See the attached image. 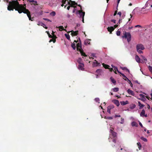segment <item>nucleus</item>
<instances>
[{
    "label": "nucleus",
    "instance_id": "1",
    "mask_svg": "<svg viewBox=\"0 0 152 152\" xmlns=\"http://www.w3.org/2000/svg\"><path fill=\"white\" fill-rule=\"evenodd\" d=\"M114 129L112 128L110 130V138L112 139L113 142L115 143H116V140L117 139V133L116 132L113 131Z\"/></svg>",
    "mask_w": 152,
    "mask_h": 152
},
{
    "label": "nucleus",
    "instance_id": "2",
    "mask_svg": "<svg viewBox=\"0 0 152 152\" xmlns=\"http://www.w3.org/2000/svg\"><path fill=\"white\" fill-rule=\"evenodd\" d=\"M136 48L137 51L139 53L141 54L143 53L142 50H144L145 48L143 45L142 44H138L136 46Z\"/></svg>",
    "mask_w": 152,
    "mask_h": 152
},
{
    "label": "nucleus",
    "instance_id": "3",
    "mask_svg": "<svg viewBox=\"0 0 152 152\" xmlns=\"http://www.w3.org/2000/svg\"><path fill=\"white\" fill-rule=\"evenodd\" d=\"M77 13L78 14L80 15V18H82V21L83 23H84V17L85 15V12H83L82 9L81 10L77 11Z\"/></svg>",
    "mask_w": 152,
    "mask_h": 152
},
{
    "label": "nucleus",
    "instance_id": "4",
    "mask_svg": "<svg viewBox=\"0 0 152 152\" xmlns=\"http://www.w3.org/2000/svg\"><path fill=\"white\" fill-rule=\"evenodd\" d=\"M122 38H125L127 39L128 42H130L131 40V35L129 32H125L124 33V35L122 37Z\"/></svg>",
    "mask_w": 152,
    "mask_h": 152
},
{
    "label": "nucleus",
    "instance_id": "5",
    "mask_svg": "<svg viewBox=\"0 0 152 152\" xmlns=\"http://www.w3.org/2000/svg\"><path fill=\"white\" fill-rule=\"evenodd\" d=\"M77 50L80 52V53L82 56L84 57H87V55L84 52L82 48H77Z\"/></svg>",
    "mask_w": 152,
    "mask_h": 152
},
{
    "label": "nucleus",
    "instance_id": "6",
    "mask_svg": "<svg viewBox=\"0 0 152 152\" xmlns=\"http://www.w3.org/2000/svg\"><path fill=\"white\" fill-rule=\"evenodd\" d=\"M102 72H102V69H97L96 71V72L97 73V74H96V78H98V76L99 75H101L102 73Z\"/></svg>",
    "mask_w": 152,
    "mask_h": 152
},
{
    "label": "nucleus",
    "instance_id": "7",
    "mask_svg": "<svg viewBox=\"0 0 152 152\" xmlns=\"http://www.w3.org/2000/svg\"><path fill=\"white\" fill-rule=\"evenodd\" d=\"M70 32H71V35L72 36H77V34H78V31H74L73 30H72V31L69 32V33Z\"/></svg>",
    "mask_w": 152,
    "mask_h": 152
},
{
    "label": "nucleus",
    "instance_id": "8",
    "mask_svg": "<svg viewBox=\"0 0 152 152\" xmlns=\"http://www.w3.org/2000/svg\"><path fill=\"white\" fill-rule=\"evenodd\" d=\"M78 39V43L76 45L77 48H81V47H82L81 42V41L80 38H79Z\"/></svg>",
    "mask_w": 152,
    "mask_h": 152
},
{
    "label": "nucleus",
    "instance_id": "9",
    "mask_svg": "<svg viewBox=\"0 0 152 152\" xmlns=\"http://www.w3.org/2000/svg\"><path fill=\"white\" fill-rule=\"evenodd\" d=\"M84 64L83 63L80 64L78 66V69H79L83 70L84 69Z\"/></svg>",
    "mask_w": 152,
    "mask_h": 152
},
{
    "label": "nucleus",
    "instance_id": "10",
    "mask_svg": "<svg viewBox=\"0 0 152 152\" xmlns=\"http://www.w3.org/2000/svg\"><path fill=\"white\" fill-rule=\"evenodd\" d=\"M107 30L110 32V34L112 33V32L114 31L115 29V28L113 26L108 27L107 28Z\"/></svg>",
    "mask_w": 152,
    "mask_h": 152
},
{
    "label": "nucleus",
    "instance_id": "11",
    "mask_svg": "<svg viewBox=\"0 0 152 152\" xmlns=\"http://www.w3.org/2000/svg\"><path fill=\"white\" fill-rule=\"evenodd\" d=\"M139 96L141 98V99H139L143 101L146 100V99L145 98V96L144 95L142 94H140Z\"/></svg>",
    "mask_w": 152,
    "mask_h": 152
},
{
    "label": "nucleus",
    "instance_id": "12",
    "mask_svg": "<svg viewBox=\"0 0 152 152\" xmlns=\"http://www.w3.org/2000/svg\"><path fill=\"white\" fill-rule=\"evenodd\" d=\"M37 25L39 26H43L44 28L46 29L48 28V27L46 26L42 22H38Z\"/></svg>",
    "mask_w": 152,
    "mask_h": 152
},
{
    "label": "nucleus",
    "instance_id": "13",
    "mask_svg": "<svg viewBox=\"0 0 152 152\" xmlns=\"http://www.w3.org/2000/svg\"><path fill=\"white\" fill-rule=\"evenodd\" d=\"M127 93L130 95L134 96V93L133 91L129 89L127 91Z\"/></svg>",
    "mask_w": 152,
    "mask_h": 152
},
{
    "label": "nucleus",
    "instance_id": "14",
    "mask_svg": "<svg viewBox=\"0 0 152 152\" xmlns=\"http://www.w3.org/2000/svg\"><path fill=\"white\" fill-rule=\"evenodd\" d=\"M27 1L28 2H29V3L32 2V4H34V5H38L37 4V1H36L28 0Z\"/></svg>",
    "mask_w": 152,
    "mask_h": 152
},
{
    "label": "nucleus",
    "instance_id": "15",
    "mask_svg": "<svg viewBox=\"0 0 152 152\" xmlns=\"http://www.w3.org/2000/svg\"><path fill=\"white\" fill-rule=\"evenodd\" d=\"M141 57L142 58V62H141L142 63H143L144 62L146 63L147 61V59L144 56H141Z\"/></svg>",
    "mask_w": 152,
    "mask_h": 152
},
{
    "label": "nucleus",
    "instance_id": "16",
    "mask_svg": "<svg viewBox=\"0 0 152 152\" xmlns=\"http://www.w3.org/2000/svg\"><path fill=\"white\" fill-rule=\"evenodd\" d=\"M113 102L117 106H118L120 105L119 101L118 100L115 99L113 100Z\"/></svg>",
    "mask_w": 152,
    "mask_h": 152
},
{
    "label": "nucleus",
    "instance_id": "17",
    "mask_svg": "<svg viewBox=\"0 0 152 152\" xmlns=\"http://www.w3.org/2000/svg\"><path fill=\"white\" fill-rule=\"evenodd\" d=\"M94 61H95L93 63V66H97L100 63H98L97 61H96V60H94Z\"/></svg>",
    "mask_w": 152,
    "mask_h": 152
},
{
    "label": "nucleus",
    "instance_id": "18",
    "mask_svg": "<svg viewBox=\"0 0 152 152\" xmlns=\"http://www.w3.org/2000/svg\"><path fill=\"white\" fill-rule=\"evenodd\" d=\"M91 40V39H87L86 40H85L84 42V44L86 45L88 44L89 45L90 44V41Z\"/></svg>",
    "mask_w": 152,
    "mask_h": 152
},
{
    "label": "nucleus",
    "instance_id": "19",
    "mask_svg": "<svg viewBox=\"0 0 152 152\" xmlns=\"http://www.w3.org/2000/svg\"><path fill=\"white\" fill-rule=\"evenodd\" d=\"M135 59L136 61L138 63H140V58L137 55H136L135 57Z\"/></svg>",
    "mask_w": 152,
    "mask_h": 152
},
{
    "label": "nucleus",
    "instance_id": "20",
    "mask_svg": "<svg viewBox=\"0 0 152 152\" xmlns=\"http://www.w3.org/2000/svg\"><path fill=\"white\" fill-rule=\"evenodd\" d=\"M56 28H58L59 30L60 31H66V29L64 28V27L62 26H59V27H58L57 26L56 27Z\"/></svg>",
    "mask_w": 152,
    "mask_h": 152
},
{
    "label": "nucleus",
    "instance_id": "21",
    "mask_svg": "<svg viewBox=\"0 0 152 152\" xmlns=\"http://www.w3.org/2000/svg\"><path fill=\"white\" fill-rule=\"evenodd\" d=\"M121 104L122 105H124L128 103V102L127 101H121L120 102Z\"/></svg>",
    "mask_w": 152,
    "mask_h": 152
},
{
    "label": "nucleus",
    "instance_id": "22",
    "mask_svg": "<svg viewBox=\"0 0 152 152\" xmlns=\"http://www.w3.org/2000/svg\"><path fill=\"white\" fill-rule=\"evenodd\" d=\"M131 124L132 126H135L136 127H137L138 126L137 124L135 121L132 122L131 123Z\"/></svg>",
    "mask_w": 152,
    "mask_h": 152
},
{
    "label": "nucleus",
    "instance_id": "23",
    "mask_svg": "<svg viewBox=\"0 0 152 152\" xmlns=\"http://www.w3.org/2000/svg\"><path fill=\"white\" fill-rule=\"evenodd\" d=\"M113 106H108L107 107V112L110 114V110L113 108Z\"/></svg>",
    "mask_w": 152,
    "mask_h": 152
},
{
    "label": "nucleus",
    "instance_id": "24",
    "mask_svg": "<svg viewBox=\"0 0 152 152\" xmlns=\"http://www.w3.org/2000/svg\"><path fill=\"white\" fill-rule=\"evenodd\" d=\"M120 68L123 70H126V71L128 72L129 73L130 71L126 67H121Z\"/></svg>",
    "mask_w": 152,
    "mask_h": 152
},
{
    "label": "nucleus",
    "instance_id": "25",
    "mask_svg": "<svg viewBox=\"0 0 152 152\" xmlns=\"http://www.w3.org/2000/svg\"><path fill=\"white\" fill-rule=\"evenodd\" d=\"M102 64L103 66V67L106 69H109V67H110L109 65L105 64L104 63H102Z\"/></svg>",
    "mask_w": 152,
    "mask_h": 152
},
{
    "label": "nucleus",
    "instance_id": "26",
    "mask_svg": "<svg viewBox=\"0 0 152 152\" xmlns=\"http://www.w3.org/2000/svg\"><path fill=\"white\" fill-rule=\"evenodd\" d=\"M145 110H144L143 109L142 110V111L140 114V116L143 117L144 116V115H145Z\"/></svg>",
    "mask_w": 152,
    "mask_h": 152
},
{
    "label": "nucleus",
    "instance_id": "27",
    "mask_svg": "<svg viewBox=\"0 0 152 152\" xmlns=\"http://www.w3.org/2000/svg\"><path fill=\"white\" fill-rule=\"evenodd\" d=\"M71 46L74 50H75L77 47V46H76L75 43H74V42L72 44Z\"/></svg>",
    "mask_w": 152,
    "mask_h": 152
},
{
    "label": "nucleus",
    "instance_id": "28",
    "mask_svg": "<svg viewBox=\"0 0 152 152\" xmlns=\"http://www.w3.org/2000/svg\"><path fill=\"white\" fill-rule=\"evenodd\" d=\"M138 103L139 106L140 107L139 108L140 109L142 108L144 106V105L141 104V103L140 102H138Z\"/></svg>",
    "mask_w": 152,
    "mask_h": 152
},
{
    "label": "nucleus",
    "instance_id": "29",
    "mask_svg": "<svg viewBox=\"0 0 152 152\" xmlns=\"http://www.w3.org/2000/svg\"><path fill=\"white\" fill-rule=\"evenodd\" d=\"M114 68V69L115 70L114 73L115 74H117L116 71H117L118 72V69L117 67H116L113 66L112 65H111Z\"/></svg>",
    "mask_w": 152,
    "mask_h": 152
},
{
    "label": "nucleus",
    "instance_id": "30",
    "mask_svg": "<svg viewBox=\"0 0 152 152\" xmlns=\"http://www.w3.org/2000/svg\"><path fill=\"white\" fill-rule=\"evenodd\" d=\"M77 62L79 64L83 63L82 62V59L80 58H79L77 60Z\"/></svg>",
    "mask_w": 152,
    "mask_h": 152
},
{
    "label": "nucleus",
    "instance_id": "31",
    "mask_svg": "<svg viewBox=\"0 0 152 152\" xmlns=\"http://www.w3.org/2000/svg\"><path fill=\"white\" fill-rule=\"evenodd\" d=\"M65 36L68 40H70V37L69 34H65Z\"/></svg>",
    "mask_w": 152,
    "mask_h": 152
},
{
    "label": "nucleus",
    "instance_id": "32",
    "mask_svg": "<svg viewBox=\"0 0 152 152\" xmlns=\"http://www.w3.org/2000/svg\"><path fill=\"white\" fill-rule=\"evenodd\" d=\"M137 145L138 147V148L140 150L141 149L142 145L140 142H137Z\"/></svg>",
    "mask_w": 152,
    "mask_h": 152
},
{
    "label": "nucleus",
    "instance_id": "33",
    "mask_svg": "<svg viewBox=\"0 0 152 152\" xmlns=\"http://www.w3.org/2000/svg\"><path fill=\"white\" fill-rule=\"evenodd\" d=\"M122 75L124 77V79L125 80L127 81V80H128L129 79L124 74H122Z\"/></svg>",
    "mask_w": 152,
    "mask_h": 152
},
{
    "label": "nucleus",
    "instance_id": "34",
    "mask_svg": "<svg viewBox=\"0 0 152 152\" xmlns=\"http://www.w3.org/2000/svg\"><path fill=\"white\" fill-rule=\"evenodd\" d=\"M75 5H77V3H76L75 1H73L71 3V7H73V6Z\"/></svg>",
    "mask_w": 152,
    "mask_h": 152
},
{
    "label": "nucleus",
    "instance_id": "35",
    "mask_svg": "<svg viewBox=\"0 0 152 152\" xmlns=\"http://www.w3.org/2000/svg\"><path fill=\"white\" fill-rule=\"evenodd\" d=\"M110 79L111 80V82L113 83H115L116 82V81L112 77H111L110 78Z\"/></svg>",
    "mask_w": 152,
    "mask_h": 152
},
{
    "label": "nucleus",
    "instance_id": "36",
    "mask_svg": "<svg viewBox=\"0 0 152 152\" xmlns=\"http://www.w3.org/2000/svg\"><path fill=\"white\" fill-rule=\"evenodd\" d=\"M140 139L141 140H142L143 141H144V142H147V139L146 138H144L143 137H140Z\"/></svg>",
    "mask_w": 152,
    "mask_h": 152
},
{
    "label": "nucleus",
    "instance_id": "37",
    "mask_svg": "<svg viewBox=\"0 0 152 152\" xmlns=\"http://www.w3.org/2000/svg\"><path fill=\"white\" fill-rule=\"evenodd\" d=\"M113 90L114 92H116L119 91V88H114L113 89Z\"/></svg>",
    "mask_w": 152,
    "mask_h": 152
},
{
    "label": "nucleus",
    "instance_id": "38",
    "mask_svg": "<svg viewBox=\"0 0 152 152\" xmlns=\"http://www.w3.org/2000/svg\"><path fill=\"white\" fill-rule=\"evenodd\" d=\"M136 107V105L134 104H132L130 105V108L131 109H134Z\"/></svg>",
    "mask_w": 152,
    "mask_h": 152
},
{
    "label": "nucleus",
    "instance_id": "39",
    "mask_svg": "<svg viewBox=\"0 0 152 152\" xmlns=\"http://www.w3.org/2000/svg\"><path fill=\"white\" fill-rule=\"evenodd\" d=\"M53 42L54 43H55L56 42V39H53L52 38L50 39L49 41V42Z\"/></svg>",
    "mask_w": 152,
    "mask_h": 152
},
{
    "label": "nucleus",
    "instance_id": "40",
    "mask_svg": "<svg viewBox=\"0 0 152 152\" xmlns=\"http://www.w3.org/2000/svg\"><path fill=\"white\" fill-rule=\"evenodd\" d=\"M56 13L55 12L53 11L50 13V15L53 16H54L56 15Z\"/></svg>",
    "mask_w": 152,
    "mask_h": 152
},
{
    "label": "nucleus",
    "instance_id": "41",
    "mask_svg": "<svg viewBox=\"0 0 152 152\" xmlns=\"http://www.w3.org/2000/svg\"><path fill=\"white\" fill-rule=\"evenodd\" d=\"M148 69L149 71L151 72L152 73V66H148Z\"/></svg>",
    "mask_w": 152,
    "mask_h": 152
},
{
    "label": "nucleus",
    "instance_id": "42",
    "mask_svg": "<svg viewBox=\"0 0 152 152\" xmlns=\"http://www.w3.org/2000/svg\"><path fill=\"white\" fill-rule=\"evenodd\" d=\"M121 32L120 31L118 30L116 32V34L117 36H120V35Z\"/></svg>",
    "mask_w": 152,
    "mask_h": 152
},
{
    "label": "nucleus",
    "instance_id": "43",
    "mask_svg": "<svg viewBox=\"0 0 152 152\" xmlns=\"http://www.w3.org/2000/svg\"><path fill=\"white\" fill-rule=\"evenodd\" d=\"M47 34L48 35L49 37L50 38H53V36L52 35H50L48 32H47Z\"/></svg>",
    "mask_w": 152,
    "mask_h": 152
},
{
    "label": "nucleus",
    "instance_id": "44",
    "mask_svg": "<svg viewBox=\"0 0 152 152\" xmlns=\"http://www.w3.org/2000/svg\"><path fill=\"white\" fill-rule=\"evenodd\" d=\"M53 36V38H53V39H55L57 38L56 36L54 34H53V35L52 36Z\"/></svg>",
    "mask_w": 152,
    "mask_h": 152
},
{
    "label": "nucleus",
    "instance_id": "45",
    "mask_svg": "<svg viewBox=\"0 0 152 152\" xmlns=\"http://www.w3.org/2000/svg\"><path fill=\"white\" fill-rule=\"evenodd\" d=\"M95 101L97 102H98L99 101V98H96L95 99Z\"/></svg>",
    "mask_w": 152,
    "mask_h": 152
},
{
    "label": "nucleus",
    "instance_id": "46",
    "mask_svg": "<svg viewBox=\"0 0 152 152\" xmlns=\"http://www.w3.org/2000/svg\"><path fill=\"white\" fill-rule=\"evenodd\" d=\"M121 123L123 124L124 122V119L122 118H121Z\"/></svg>",
    "mask_w": 152,
    "mask_h": 152
},
{
    "label": "nucleus",
    "instance_id": "47",
    "mask_svg": "<svg viewBox=\"0 0 152 152\" xmlns=\"http://www.w3.org/2000/svg\"><path fill=\"white\" fill-rule=\"evenodd\" d=\"M111 21L114 23H115L116 20H115L113 19L111 20Z\"/></svg>",
    "mask_w": 152,
    "mask_h": 152
},
{
    "label": "nucleus",
    "instance_id": "48",
    "mask_svg": "<svg viewBox=\"0 0 152 152\" xmlns=\"http://www.w3.org/2000/svg\"><path fill=\"white\" fill-rule=\"evenodd\" d=\"M118 15H119V16H121V12H119L118 13Z\"/></svg>",
    "mask_w": 152,
    "mask_h": 152
},
{
    "label": "nucleus",
    "instance_id": "49",
    "mask_svg": "<svg viewBox=\"0 0 152 152\" xmlns=\"http://www.w3.org/2000/svg\"><path fill=\"white\" fill-rule=\"evenodd\" d=\"M121 117V115H115V118H117V117Z\"/></svg>",
    "mask_w": 152,
    "mask_h": 152
},
{
    "label": "nucleus",
    "instance_id": "50",
    "mask_svg": "<svg viewBox=\"0 0 152 152\" xmlns=\"http://www.w3.org/2000/svg\"><path fill=\"white\" fill-rule=\"evenodd\" d=\"M135 27H141V26L140 25H137L135 26Z\"/></svg>",
    "mask_w": 152,
    "mask_h": 152
},
{
    "label": "nucleus",
    "instance_id": "51",
    "mask_svg": "<svg viewBox=\"0 0 152 152\" xmlns=\"http://www.w3.org/2000/svg\"><path fill=\"white\" fill-rule=\"evenodd\" d=\"M43 19L44 20H47V21H50L49 19H47V18H43Z\"/></svg>",
    "mask_w": 152,
    "mask_h": 152
},
{
    "label": "nucleus",
    "instance_id": "52",
    "mask_svg": "<svg viewBox=\"0 0 152 152\" xmlns=\"http://www.w3.org/2000/svg\"><path fill=\"white\" fill-rule=\"evenodd\" d=\"M117 10L115 11V12L114 15H113L114 16H115L116 15V14L117 13Z\"/></svg>",
    "mask_w": 152,
    "mask_h": 152
},
{
    "label": "nucleus",
    "instance_id": "53",
    "mask_svg": "<svg viewBox=\"0 0 152 152\" xmlns=\"http://www.w3.org/2000/svg\"><path fill=\"white\" fill-rule=\"evenodd\" d=\"M109 70H110V72H112L113 71V68H109V69H108Z\"/></svg>",
    "mask_w": 152,
    "mask_h": 152
},
{
    "label": "nucleus",
    "instance_id": "54",
    "mask_svg": "<svg viewBox=\"0 0 152 152\" xmlns=\"http://www.w3.org/2000/svg\"><path fill=\"white\" fill-rule=\"evenodd\" d=\"M139 125L140 126H141V127L142 128H143V127L142 124H141V123L140 122H139Z\"/></svg>",
    "mask_w": 152,
    "mask_h": 152
},
{
    "label": "nucleus",
    "instance_id": "55",
    "mask_svg": "<svg viewBox=\"0 0 152 152\" xmlns=\"http://www.w3.org/2000/svg\"><path fill=\"white\" fill-rule=\"evenodd\" d=\"M70 7H71V5L68 6V7L67 8V9L68 10H69V9H70Z\"/></svg>",
    "mask_w": 152,
    "mask_h": 152
},
{
    "label": "nucleus",
    "instance_id": "56",
    "mask_svg": "<svg viewBox=\"0 0 152 152\" xmlns=\"http://www.w3.org/2000/svg\"><path fill=\"white\" fill-rule=\"evenodd\" d=\"M145 97H146L147 99H148V100H150V99H151L148 96H146Z\"/></svg>",
    "mask_w": 152,
    "mask_h": 152
},
{
    "label": "nucleus",
    "instance_id": "57",
    "mask_svg": "<svg viewBox=\"0 0 152 152\" xmlns=\"http://www.w3.org/2000/svg\"><path fill=\"white\" fill-rule=\"evenodd\" d=\"M77 42H78V39H77V41L76 40H75L74 41V43H75V44H76V43H77Z\"/></svg>",
    "mask_w": 152,
    "mask_h": 152
},
{
    "label": "nucleus",
    "instance_id": "58",
    "mask_svg": "<svg viewBox=\"0 0 152 152\" xmlns=\"http://www.w3.org/2000/svg\"><path fill=\"white\" fill-rule=\"evenodd\" d=\"M127 81L129 84H130L131 83V81L129 80V79L128 80H127Z\"/></svg>",
    "mask_w": 152,
    "mask_h": 152
},
{
    "label": "nucleus",
    "instance_id": "59",
    "mask_svg": "<svg viewBox=\"0 0 152 152\" xmlns=\"http://www.w3.org/2000/svg\"><path fill=\"white\" fill-rule=\"evenodd\" d=\"M114 28H116L118 26V25H114Z\"/></svg>",
    "mask_w": 152,
    "mask_h": 152
},
{
    "label": "nucleus",
    "instance_id": "60",
    "mask_svg": "<svg viewBox=\"0 0 152 152\" xmlns=\"http://www.w3.org/2000/svg\"><path fill=\"white\" fill-rule=\"evenodd\" d=\"M107 119H113V118H112V117H108Z\"/></svg>",
    "mask_w": 152,
    "mask_h": 152
},
{
    "label": "nucleus",
    "instance_id": "61",
    "mask_svg": "<svg viewBox=\"0 0 152 152\" xmlns=\"http://www.w3.org/2000/svg\"><path fill=\"white\" fill-rule=\"evenodd\" d=\"M76 10V9L74 8L73 10V13H74L75 12Z\"/></svg>",
    "mask_w": 152,
    "mask_h": 152
},
{
    "label": "nucleus",
    "instance_id": "62",
    "mask_svg": "<svg viewBox=\"0 0 152 152\" xmlns=\"http://www.w3.org/2000/svg\"><path fill=\"white\" fill-rule=\"evenodd\" d=\"M121 20H122L121 19H119V20L118 23H121Z\"/></svg>",
    "mask_w": 152,
    "mask_h": 152
},
{
    "label": "nucleus",
    "instance_id": "63",
    "mask_svg": "<svg viewBox=\"0 0 152 152\" xmlns=\"http://www.w3.org/2000/svg\"><path fill=\"white\" fill-rule=\"evenodd\" d=\"M148 109H150V106L149 104H148Z\"/></svg>",
    "mask_w": 152,
    "mask_h": 152
},
{
    "label": "nucleus",
    "instance_id": "64",
    "mask_svg": "<svg viewBox=\"0 0 152 152\" xmlns=\"http://www.w3.org/2000/svg\"><path fill=\"white\" fill-rule=\"evenodd\" d=\"M68 4L69 5H71V3H70L69 1L68 2Z\"/></svg>",
    "mask_w": 152,
    "mask_h": 152
}]
</instances>
